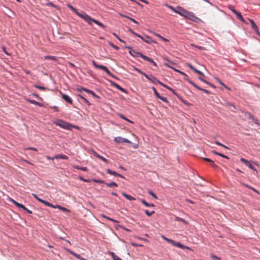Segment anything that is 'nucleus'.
Instances as JSON below:
<instances>
[{"instance_id": "obj_28", "label": "nucleus", "mask_w": 260, "mask_h": 260, "mask_svg": "<svg viewBox=\"0 0 260 260\" xmlns=\"http://www.w3.org/2000/svg\"><path fill=\"white\" fill-rule=\"evenodd\" d=\"M216 80L220 85L224 87L226 89L230 90V88L226 86L220 79H219L218 78H216Z\"/></svg>"}, {"instance_id": "obj_39", "label": "nucleus", "mask_w": 260, "mask_h": 260, "mask_svg": "<svg viewBox=\"0 0 260 260\" xmlns=\"http://www.w3.org/2000/svg\"><path fill=\"white\" fill-rule=\"evenodd\" d=\"M97 157L100 158L101 160H103V161H104L105 162H108V161L107 159H106L105 158L101 156L100 155H99Z\"/></svg>"}, {"instance_id": "obj_60", "label": "nucleus", "mask_w": 260, "mask_h": 260, "mask_svg": "<svg viewBox=\"0 0 260 260\" xmlns=\"http://www.w3.org/2000/svg\"><path fill=\"white\" fill-rule=\"evenodd\" d=\"M27 149L32 150L36 151H37L38 150L35 147H29V148H27Z\"/></svg>"}, {"instance_id": "obj_10", "label": "nucleus", "mask_w": 260, "mask_h": 260, "mask_svg": "<svg viewBox=\"0 0 260 260\" xmlns=\"http://www.w3.org/2000/svg\"><path fill=\"white\" fill-rule=\"evenodd\" d=\"M240 161H241L242 162H243V163L245 164V165H246V166L248 167L249 168H250V169H251L252 170H254V171H256V169H255V168H254V167H253V166H252V165L250 163V162H249L248 160H247L245 159V158H241L240 159Z\"/></svg>"}, {"instance_id": "obj_21", "label": "nucleus", "mask_w": 260, "mask_h": 260, "mask_svg": "<svg viewBox=\"0 0 260 260\" xmlns=\"http://www.w3.org/2000/svg\"><path fill=\"white\" fill-rule=\"evenodd\" d=\"M141 202L146 207H154V205L153 204H149L144 200H142Z\"/></svg>"}, {"instance_id": "obj_51", "label": "nucleus", "mask_w": 260, "mask_h": 260, "mask_svg": "<svg viewBox=\"0 0 260 260\" xmlns=\"http://www.w3.org/2000/svg\"><path fill=\"white\" fill-rule=\"evenodd\" d=\"M211 257L213 259H215V260H219L220 259V258L217 256L216 255H211Z\"/></svg>"}, {"instance_id": "obj_45", "label": "nucleus", "mask_w": 260, "mask_h": 260, "mask_svg": "<svg viewBox=\"0 0 260 260\" xmlns=\"http://www.w3.org/2000/svg\"><path fill=\"white\" fill-rule=\"evenodd\" d=\"M32 196L39 202H40L41 203H42V202L43 201V200L42 199H41L40 198H39L36 194H32Z\"/></svg>"}, {"instance_id": "obj_44", "label": "nucleus", "mask_w": 260, "mask_h": 260, "mask_svg": "<svg viewBox=\"0 0 260 260\" xmlns=\"http://www.w3.org/2000/svg\"><path fill=\"white\" fill-rule=\"evenodd\" d=\"M32 196L39 202H40L41 203H42V202L43 201V200L42 199H41L40 198H39L36 194H32Z\"/></svg>"}, {"instance_id": "obj_55", "label": "nucleus", "mask_w": 260, "mask_h": 260, "mask_svg": "<svg viewBox=\"0 0 260 260\" xmlns=\"http://www.w3.org/2000/svg\"><path fill=\"white\" fill-rule=\"evenodd\" d=\"M2 49H3V51H4V52H5V53H6L8 55H10V54L6 51L5 47L3 46Z\"/></svg>"}, {"instance_id": "obj_5", "label": "nucleus", "mask_w": 260, "mask_h": 260, "mask_svg": "<svg viewBox=\"0 0 260 260\" xmlns=\"http://www.w3.org/2000/svg\"><path fill=\"white\" fill-rule=\"evenodd\" d=\"M54 123L60 127L67 129H70L72 126V125L68 122L61 120H57V121L55 122Z\"/></svg>"}, {"instance_id": "obj_52", "label": "nucleus", "mask_w": 260, "mask_h": 260, "mask_svg": "<svg viewBox=\"0 0 260 260\" xmlns=\"http://www.w3.org/2000/svg\"><path fill=\"white\" fill-rule=\"evenodd\" d=\"M210 165L214 168H216L217 167V165H215L212 160L210 162Z\"/></svg>"}, {"instance_id": "obj_40", "label": "nucleus", "mask_w": 260, "mask_h": 260, "mask_svg": "<svg viewBox=\"0 0 260 260\" xmlns=\"http://www.w3.org/2000/svg\"><path fill=\"white\" fill-rule=\"evenodd\" d=\"M217 145H219V146H222L223 147H224L226 149H229V147H228L227 146H225L224 145L221 144V143L218 142V141H216L215 142Z\"/></svg>"}, {"instance_id": "obj_33", "label": "nucleus", "mask_w": 260, "mask_h": 260, "mask_svg": "<svg viewBox=\"0 0 260 260\" xmlns=\"http://www.w3.org/2000/svg\"><path fill=\"white\" fill-rule=\"evenodd\" d=\"M189 83L192 85L193 87H194L195 88H196L197 89H199V90H202V88L200 87L199 86H198L197 85H196L194 82L191 81H189Z\"/></svg>"}, {"instance_id": "obj_6", "label": "nucleus", "mask_w": 260, "mask_h": 260, "mask_svg": "<svg viewBox=\"0 0 260 260\" xmlns=\"http://www.w3.org/2000/svg\"><path fill=\"white\" fill-rule=\"evenodd\" d=\"M9 201L13 203L14 205H15L17 207L22 208L23 210H25L27 213L29 214L32 213V211L27 209L23 205L20 204L16 201H15L14 200H13L12 198L9 199Z\"/></svg>"}, {"instance_id": "obj_2", "label": "nucleus", "mask_w": 260, "mask_h": 260, "mask_svg": "<svg viewBox=\"0 0 260 260\" xmlns=\"http://www.w3.org/2000/svg\"><path fill=\"white\" fill-rule=\"evenodd\" d=\"M148 80L151 81V82L155 84L156 83H158L161 86L164 87L165 88L168 89L170 91H172L173 93L175 94L174 90L171 87H170L169 86H167V85L164 84L160 81H159L157 79H156L155 77H154L153 75H150V76L148 75V78H146Z\"/></svg>"}, {"instance_id": "obj_25", "label": "nucleus", "mask_w": 260, "mask_h": 260, "mask_svg": "<svg viewBox=\"0 0 260 260\" xmlns=\"http://www.w3.org/2000/svg\"><path fill=\"white\" fill-rule=\"evenodd\" d=\"M235 14L237 16V17L240 19L241 21L244 22H245V20L243 18V17H242V16L241 15V13L237 12Z\"/></svg>"}, {"instance_id": "obj_41", "label": "nucleus", "mask_w": 260, "mask_h": 260, "mask_svg": "<svg viewBox=\"0 0 260 260\" xmlns=\"http://www.w3.org/2000/svg\"><path fill=\"white\" fill-rule=\"evenodd\" d=\"M152 90H153V92H154V93L155 95L157 97H158L160 95H159V94L158 93V92L157 91V90H156V88H155V87H153L152 88Z\"/></svg>"}, {"instance_id": "obj_29", "label": "nucleus", "mask_w": 260, "mask_h": 260, "mask_svg": "<svg viewBox=\"0 0 260 260\" xmlns=\"http://www.w3.org/2000/svg\"><path fill=\"white\" fill-rule=\"evenodd\" d=\"M175 219L176 221H181L186 224L187 223L184 219H183V218H180L179 217L176 216L175 218Z\"/></svg>"}, {"instance_id": "obj_7", "label": "nucleus", "mask_w": 260, "mask_h": 260, "mask_svg": "<svg viewBox=\"0 0 260 260\" xmlns=\"http://www.w3.org/2000/svg\"><path fill=\"white\" fill-rule=\"evenodd\" d=\"M133 52L135 53H136L137 54V56H139V57H140L141 58H142L143 59H144V60H147L151 63H152L154 66H156V63L155 62H154L152 59H151V58H149L144 55H143V54L140 53V52H136L134 51H133Z\"/></svg>"}, {"instance_id": "obj_34", "label": "nucleus", "mask_w": 260, "mask_h": 260, "mask_svg": "<svg viewBox=\"0 0 260 260\" xmlns=\"http://www.w3.org/2000/svg\"><path fill=\"white\" fill-rule=\"evenodd\" d=\"M119 116L120 117H121V118H122L123 119H124L125 120L131 123H133V121H131V120L127 119L126 117H125L124 116H123V115L122 114H119Z\"/></svg>"}, {"instance_id": "obj_23", "label": "nucleus", "mask_w": 260, "mask_h": 260, "mask_svg": "<svg viewBox=\"0 0 260 260\" xmlns=\"http://www.w3.org/2000/svg\"><path fill=\"white\" fill-rule=\"evenodd\" d=\"M42 203L44 204V205H45L46 206L51 207L52 208H54L55 206V205H54L45 200H43V201L42 202Z\"/></svg>"}, {"instance_id": "obj_24", "label": "nucleus", "mask_w": 260, "mask_h": 260, "mask_svg": "<svg viewBox=\"0 0 260 260\" xmlns=\"http://www.w3.org/2000/svg\"><path fill=\"white\" fill-rule=\"evenodd\" d=\"M249 20L251 23V26H252V28L254 30L257 29V27L256 24L255 23L254 21L252 19H249Z\"/></svg>"}, {"instance_id": "obj_11", "label": "nucleus", "mask_w": 260, "mask_h": 260, "mask_svg": "<svg viewBox=\"0 0 260 260\" xmlns=\"http://www.w3.org/2000/svg\"><path fill=\"white\" fill-rule=\"evenodd\" d=\"M62 98L67 102L70 103V104H73V101L72 99L68 95L62 94H61Z\"/></svg>"}, {"instance_id": "obj_19", "label": "nucleus", "mask_w": 260, "mask_h": 260, "mask_svg": "<svg viewBox=\"0 0 260 260\" xmlns=\"http://www.w3.org/2000/svg\"><path fill=\"white\" fill-rule=\"evenodd\" d=\"M119 15L120 16L122 17L126 18L129 19L130 20H131L132 21H133V22H134V23H135L136 24H138L139 23L136 20H135L134 19H133V18H132L131 17H129L127 16L126 15H123V14H121V13L119 14Z\"/></svg>"}, {"instance_id": "obj_43", "label": "nucleus", "mask_w": 260, "mask_h": 260, "mask_svg": "<svg viewBox=\"0 0 260 260\" xmlns=\"http://www.w3.org/2000/svg\"><path fill=\"white\" fill-rule=\"evenodd\" d=\"M32 196L39 202H40L41 203H42V202L43 201V200L42 199H41L40 198H39L36 194H32Z\"/></svg>"}, {"instance_id": "obj_12", "label": "nucleus", "mask_w": 260, "mask_h": 260, "mask_svg": "<svg viewBox=\"0 0 260 260\" xmlns=\"http://www.w3.org/2000/svg\"><path fill=\"white\" fill-rule=\"evenodd\" d=\"M187 66L191 69L192 71H193L194 72L198 73V74H200L203 76H204V74L201 72V71L197 70L195 68H194L190 63H187Z\"/></svg>"}, {"instance_id": "obj_47", "label": "nucleus", "mask_w": 260, "mask_h": 260, "mask_svg": "<svg viewBox=\"0 0 260 260\" xmlns=\"http://www.w3.org/2000/svg\"><path fill=\"white\" fill-rule=\"evenodd\" d=\"M149 193L153 197H154L155 199H157V196L151 191H149Z\"/></svg>"}, {"instance_id": "obj_36", "label": "nucleus", "mask_w": 260, "mask_h": 260, "mask_svg": "<svg viewBox=\"0 0 260 260\" xmlns=\"http://www.w3.org/2000/svg\"><path fill=\"white\" fill-rule=\"evenodd\" d=\"M102 216L105 218H106L107 219L109 220H110L111 221H113V222H118V221L115 219H113L112 218H111L109 217H107L104 215H102Z\"/></svg>"}, {"instance_id": "obj_16", "label": "nucleus", "mask_w": 260, "mask_h": 260, "mask_svg": "<svg viewBox=\"0 0 260 260\" xmlns=\"http://www.w3.org/2000/svg\"><path fill=\"white\" fill-rule=\"evenodd\" d=\"M26 101L30 104H34V105H37V106H39L40 107H41L42 106V104H41L40 103L37 102L35 100L26 99Z\"/></svg>"}, {"instance_id": "obj_50", "label": "nucleus", "mask_w": 260, "mask_h": 260, "mask_svg": "<svg viewBox=\"0 0 260 260\" xmlns=\"http://www.w3.org/2000/svg\"><path fill=\"white\" fill-rule=\"evenodd\" d=\"M93 181L96 183H103L104 181L102 180L93 179Z\"/></svg>"}, {"instance_id": "obj_15", "label": "nucleus", "mask_w": 260, "mask_h": 260, "mask_svg": "<svg viewBox=\"0 0 260 260\" xmlns=\"http://www.w3.org/2000/svg\"><path fill=\"white\" fill-rule=\"evenodd\" d=\"M54 208H58L65 212H69V213L70 212V210H69L68 209H67L66 208L63 207L59 205H56Z\"/></svg>"}, {"instance_id": "obj_35", "label": "nucleus", "mask_w": 260, "mask_h": 260, "mask_svg": "<svg viewBox=\"0 0 260 260\" xmlns=\"http://www.w3.org/2000/svg\"><path fill=\"white\" fill-rule=\"evenodd\" d=\"M145 213H146V214L148 216H151L152 214H154L155 213V211H152L151 212H149L148 210H146L145 211Z\"/></svg>"}, {"instance_id": "obj_63", "label": "nucleus", "mask_w": 260, "mask_h": 260, "mask_svg": "<svg viewBox=\"0 0 260 260\" xmlns=\"http://www.w3.org/2000/svg\"><path fill=\"white\" fill-rule=\"evenodd\" d=\"M161 39L164 41V42H169V40L166 39V38H164L163 37H161Z\"/></svg>"}, {"instance_id": "obj_58", "label": "nucleus", "mask_w": 260, "mask_h": 260, "mask_svg": "<svg viewBox=\"0 0 260 260\" xmlns=\"http://www.w3.org/2000/svg\"><path fill=\"white\" fill-rule=\"evenodd\" d=\"M90 94L94 97L96 98H100V97L97 95L94 92H93L92 91H91V93H90Z\"/></svg>"}, {"instance_id": "obj_27", "label": "nucleus", "mask_w": 260, "mask_h": 260, "mask_svg": "<svg viewBox=\"0 0 260 260\" xmlns=\"http://www.w3.org/2000/svg\"><path fill=\"white\" fill-rule=\"evenodd\" d=\"M113 85L114 87H115L117 89H119V90L123 91V92H124L125 91V90L122 87H121L120 86H119L117 84L114 83H113Z\"/></svg>"}, {"instance_id": "obj_59", "label": "nucleus", "mask_w": 260, "mask_h": 260, "mask_svg": "<svg viewBox=\"0 0 260 260\" xmlns=\"http://www.w3.org/2000/svg\"><path fill=\"white\" fill-rule=\"evenodd\" d=\"M79 178H80V179L81 180H82V181H83L84 182H88L89 181V180H88V179H84V178H83V177H79Z\"/></svg>"}, {"instance_id": "obj_22", "label": "nucleus", "mask_w": 260, "mask_h": 260, "mask_svg": "<svg viewBox=\"0 0 260 260\" xmlns=\"http://www.w3.org/2000/svg\"><path fill=\"white\" fill-rule=\"evenodd\" d=\"M73 167L76 169L80 170L83 171L87 172L88 171V169L86 167H80L79 166H74Z\"/></svg>"}, {"instance_id": "obj_53", "label": "nucleus", "mask_w": 260, "mask_h": 260, "mask_svg": "<svg viewBox=\"0 0 260 260\" xmlns=\"http://www.w3.org/2000/svg\"><path fill=\"white\" fill-rule=\"evenodd\" d=\"M82 90L88 93H91V90H89V89H86V88H82Z\"/></svg>"}, {"instance_id": "obj_56", "label": "nucleus", "mask_w": 260, "mask_h": 260, "mask_svg": "<svg viewBox=\"0 0 260 260\" xmlns=\"http://www.w3.org/2000/svg\"><path fill=\"white\" fill-rule=\"evenodd\" d=\"M200 90L203 91V92H204L205 93H206L207 94H210V93H211L210 91L205 89H203V88H202V90Z\"/></svg>"}, {"instance_id": "obj_37", "label": "nucleus", "mask_w": 260, "mask_h": 260, "mask_svg": "<svg viewBox=\"0 0 260 260\" xmlns=\"http://www.w3.org/2000/svg\"><path fill=\"white\" fill-rule=\"evenodd\" d=\"M159 99L162 101L164 102L168 103V101L167 100V99L165 97L161 96L159 95L158 97H157Z\"/></svg>"}, {"instance_id": "obj_64", "label": "nucleus", "mask_w": 260, "mask_h": 260, "mask_svg": "<svg viewBox=\"0 0 260 260\" xmlns=\"http://www.w3.org/2000/svg\"><path fill=\"white\" fill-rule=\"evenodd\" d=\"M74 256L78 259L81 258V256L78 254L76 253Z\"/></svg>"}, {"instance_id": "obj_26", "label": "nucleus", "mask_w": 260, "mask_h": 260, "mask_svg": "<svg viewBox=\"0 0 260 260\" xmlns=\"http://www.w3.org/2000/svg\"><path fill=\"white\" fill-rule=\"evenodd\" d=\"M245 117L248 119H253V116L249 112H245L244 113Z\"/></svg>"}, {"instance_id": "obj_14", "label": "nucleus", "mask_w": 260, "mask_h": 260, "mask_svg": "<svg viewBox=\"0 0 260 260\" xmlns=\"http://www.w3.org/2000/svg\"><path fill=\"white\" fill-rule=\"evenodd\" d=\"M54 158L55 159H68L69 157L67 155L64 154H57L54 156Z\"/></svg>"}, {"instance_id": "obj_49", "label": "nucleus", "mask_w": 260, "mask_h": 260, "mask_svg": "<svg viewBox=\"0 0 260 260\" xmlns=\"http://www.w3.org/2000/svg\"><path fill=\"white\" fill-rule=\"evenodd\" d=\"M90 152L92 153L95 156L98 157V156L99 155L97 152H96L93 150H91Z\"/></svg>"}, {"instance_id": "obj_32", "label": "nucleus", "mask_w": 260, "mask_h": 260, "mask_svg": "<svg viewBox=\"0 0 260 260\" xmlns=\"http://www.w3.org/2000/svg\"><path fill=\"white\" fill-rule=\"evenodd\" d=\"M106 185L110 187H111L113 186L117 187L118 186L117 184L114 182H111L109 183H106Z\"/></svg>"}, {"instance_id": "obj_20", "label": "nucleus", "mask_w": 260, "mask_h": 260, "mask_svg": "<svg viewBox=\"0 0 260 260\" xmlns=\"http://www.w3.org/2000/svg\"><path fill=\"white\" fill-rule=\"evenodd\" d=\"M44 59H50L53 60H57V58L56 56L46 55L44 57Z\"/></svg>"}, {"instance_id": "obj_17", "label": "nucleus", "mask_w": 260, "mask_h": 260, "mask_svg": "<svg viewBox=\"0 0 260 260\" xmlns=\"http://www.w3.org/2000/svg\"><path fill=\"white\" fill-rule=\"evenodd\" d=\"M122 195L125 198H126L129 201H134V200H136V199L135 198H134L133 197L130 196V195H128V194H126L124 192H122Z\"/></svg>"}, {"instance_id": "obj_8", "label": "nucleus", "mask_w": 260, "mask_h": 260, "mask_svg": "<svg viewBox=\"0 0 260 260\" xmlns=\"http://www.w3.org/2000/svg\"><path fill=\"white\" fill-rule=\"evenodd\" d=\"M178 13L180 14L181 15L185 16L186 17L191 20H192L194 18H195L194 15L191 12L183 11L182 13Z\"/></svg>"}, {"instance_id": "obj_18", "label": "nucleus", "mask_w": 260, "mask_h": 260, "mask_svg": "<svg viewBox=\"0 0 260 260\" xmlns=\"http://www.w3.org/2000/svg\"><path fill=\"white\" fill-rule=\"evenodd\" d=\"M109 253L112 257L113 260H122L121 258L116 255L113 252L110 251Z\"/></svg>"}, {"instance_id": "obj_9", "label": "nucleus", "mask_w": 260, "mask_h": 260, "mask_svg": "<svg viewBox=\"0 0 260 260\" xmlns=\"http://www.w3.org/2000/svg\"><path fill=\"white\" fill-rule=\"evenodd\" d=\"M114 141L117 143H131V142L128 140L123 138L121 137H117L114 138Z\"/></svg>"}, {"instance_id": "obj_42", "label": "nucleus", "mask_w": 260, "mask_h": 260, "mask_svg": "<svg viewBox=\"0 0 260 260\" xmlns=\"http://www.w3.org/2000/svg\"><path fill=\"white\" fill-rule=\"evenodd\" d=\"M32 196L39 202H40L41 203H42V202L43 201V200L42 199H41L40 198H39L36 194H32Z\"/></svg>"}, {"instance_id": "obj_54", "label": "nucleus", "mask_w": 260, "mask_h": 260, "mask_svg": "<svg viewBox=\"0 0 260 260\" xmlns=\"http://www.w3.org/2000/svg\"><path fill=\"white\" fill-rule=\"evenodd\" d=\"M131 244L135 246V247H137V246H140V247H142L143 245H141V244H138L136 243H134V242H132L131 243Z\"/></svg>"}, {"instance_id": "obj_46", "label": "nucleus", "mask_w": 260, "mask_h": 260, "mask_svg": "<svg viewBox=\"0 0 260 260\" xmlns=\"http://www.w3.org/2000/svg\"><path fill=\"white\" fill-rule=\"evenodd\" d=\"M109 45L112 47H113V48H114L116 50H118L119 48L116 46V45H114L113 43H111V42H109Z\"/></svg>"}, {"instance_id": "obj_4", "label": "nucleus", "mask_w": 260, "mask_h": 260, "mask_svg": "<svg viewBox=\"0 0 260 260\" xmlns=\"http://www.w3.org/2000/svg\"><path fill=\"white\" fill-rule=\"evenodd\" d=\"M166 241L169 243L172 244L173 245H174L176 247H179V248H182L183 249H187L190 250V248H189V247L183 245L181 243H180L179 242H176L172 239L168 238V239H166Z\"/></svg>"}, {"instance_id": "obj_13", "label": "nucleus", "mask_w": 260, "mask_h": 260, "mask_svg": "<svg viewBox=\"0 0 260 260\" xmlns=\"http://www.w3.org/2000/svg\"><path fill=\"white\" fill-rule=\"evenodd\" d=\"M107 172L110 175L117 176L121 178H124V177L122 175L116 173L115 171H112L109 169L107 170Z\"/></svg>"}, {"instance_id": "obj_62", "label": "nucleus", "mask_w": 260, "mask_h": 260, "mask_svg": "<svg viewBox=\"0 0 260 260\" xmlns=\"http://www.w3.org/2000/svg\"><path fill=\"white\" fill-rule=\"evenodd\" d=\"M46 158L48 159V160H53L54 159H55L54 158V156L53 157H51L49 156H46Z\"/></svg>"}, {"instance_id": "obj_30", "label": "nucleus", "mask_w": 260, "mask_h": 260, "mask_svg": "<svg viewBox=\"0 0 260 260\" xmlns=\"http://www.w3.org/2000/svg\"><path fill=\"white\" fill-rule=\"evenodd\" d=\"M80 98L82 99L83 100V101L84 102V103H85L86 104H87L88 106H90L91 105V104L86 99H85L84 97H83L82 95H79Z\"/></svg>"}, {"instance_id": "obj_48", "label": "nucleus", "mask_w": 260, "mask_h": 260, "mask_svg": "<svg viewBox=\"0 0 260 260\" xmlns=\"http://www.w3.org/2000/svg\"><path fill=\"white\" fill-rule=\"evenodd\" d=\"M35 87L36 88H38V89H41V90H45L46 89L45 87H44L43 86H39V85H35Z\"/></svg>"}, {"instance_id": "obj_38", "label": "nucleus", "mask_w": 260, "mask_h": 260, "mask_svg": "<svg viewBox=\"0 0 260 260\" xmlns=\"http://www.w3.org/2000/svg\"><path fill=\"white\" fill-rule=\"evenodd\" d=\"M228 8L231 10L234 14H235L237 11L234 9V7L232 5H230L228 6Z\"/></svg>"}, {"instance_id": "obj_57", "label": "nucleus", "mask_w": 260, "mask_h": 260, "mask_svg": "<svg viewBox=\"0 0 260 260\" xmlns=\"http://www.w3.org/2000/svg\"><path fill=\"white\" fill-rule=\"evenodd\" d=\"M191 45L197 47V48H198L200 50H205V48L203 47L199 46H196V45H194L193 44H192Z\"/></svg>"}, {"instance_id": "obj_61", "label": "nucleus", "mask_w": 260, "mask_h": 260, "mask_svg": "<svg viewBox=\"0 0 260 260\" xmlns=\"http://www.w3.org/2000/svg\"><path fill=\"white\" fill-rule=\"evenodd\" d=\"M203 159L205 160V161H208L209 162H210L211 161H212V160L211 159H209L208 158H206V157H204L203 158Z\"/></svg>"}, {"instance_id": "obj_1", "label": "nucleus", "mask_w": 260, "mask_h": 260, "mask_svg": "<svg viewBox=\"0 0 260 260\" xmlns=\"http://www.w3.org/2000/svg\"><path fill=\"white\" fill-rule=\"evenodd\" d=\"M68 7L74 12H75L78 16H79L80 17L84 19L85 21H86L89 24L91 25L92 24V22H94L95 24H98V25H99L100 26H101V27L103 28H105V26L104 24L96 20L92 19L85 12H83L82 13H79L74 7H73L72 6L69 4L68 5Z\"/></svg>"}, {"instance_id": "obj_3", "label": "nucleus", "mask_w": 260, "mask_h": 260, "mask_svg": "<svg viewBox=\"0 0 260 260\" xmlns=\"http://www.w3.org/2000/svg\"><path fill=\"white\" fill-rule=\"evenodd\" d=\"M92 62L95 68L102 69L103 71H104L109 76L114 78H116V76L113 75L106 67L97 64L94 60H93Z\"/></svg>"}, {"instance_id": "obj_31", "label": "nucleus", "mask_w": 260, "mask_h": 260, "mask_svg": "<svg viewBox=\"0 0 260 260\" xmlns=\"http://www.w3.org/2000/svg\"><path fill=\"white\" fill-rule=\"evenodd\" d=\"M135 70L136 71H137L138 73H139L140 74L144 75L146 78H148V75H147L146 73H145L144 72L141 71L140 69H139L138 68H135Z\"/></svg>"}]
</instances>
